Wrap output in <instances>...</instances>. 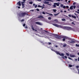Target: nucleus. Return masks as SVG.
<instances>
[{
  "label": "nucleus",
  "instance_id": "56",
  "mask_svg": "<svg viewBox=\"0 0 79 79\" xmlns=\"http://www.w3.org/2000/svg\"><path fill=\"white\" fill-rule=\"evenodd\" d=\"M68 2L69 3H71V1H68Z\"/></svg>",
  "mask_w": 79,
  "mask_h": 79
},
{
  "label": "nucleus",
  "instance_id": "7",
  "mask_svg": "<svg viewBox=\"0 0 79 79\" xmlns=\"http://www.w3.org/2000/svg\"><path fill=\"white\" fill-rule=\"evenodd\" d=\"M52 24L53 25V26H56V27H58L59 26L58 24H56L55 23H52Z\"/></svg>",
  "mask_w": 79,
  "mask_h": 79
},
{
  "label": "nucleus",
  "instance_id": "33",
  "mask_svg": "<svg viewBox=\"0 0 79 79\" xmlns=\"http://www.w3.org/2000/svg\"><path fill=\"white\" fill-rule=\"evenodd\" d=\"M36 10L38 11H40V10H39V9H36Z\"/></svg>",
  "mask_w": 79,
  "mask_h": 79
},
{
  "label": "nucleus",
  "instance_id": "34",
  "mask_svg": "<svg viewBox=\"0 0 79 79\" xmlns=\"http://www.w3.org/2000/svg\"><path fill=\"white\" fill-rule=\"evenodd\" d=\"M72 24H73V25H75V24L74 23V22H73L72 23Z\"/></svg>",
  "mask_w": 79,
  "mask_h": 79
},
{
  "label": "nucleus",
  "instance_id": "45",
  "mask_svg": "<svg viewBox=\"0 0 79 79\" xmlns=\"http://www.w3.org/2000/svg\"><path fill=\"white\" fill-rule=\"evenodd\" d=\"M73 8L74 9H75L76 8V6H73Z\"/></svg>",
  "mask_w": 79,
  "mask_h": 79
},
{
  "label": "nucleus",
  "instance_id": "10",
  "mask_svg": "<svg viewBox=\"0 0 79 79\" xmlns=\"http://www.w3.org/2000/svg\"><path fill=\"white\" fill-rule=\"evenodd\" d=\"M44 3L45 4H47V5H50V4H49V2H48L45 1V2H44Z\"/></svg>",
  "mask_w": 79,
  "mask_h": 79
},
{
  "label": "nucleus",
  "instance_id": "63",
  "mask_svg": "<svg viewBox=\"0 0 79 79\" xmlns=\"http://www.w3.org/2000/svg\"><path fill=\"white\" fill-rule=\"evenodd\" d=\"M31 11H34V10H31Z\"/></svg>",
  "mask_w": 79,
  "mask_h": 79
},
{
  "label": "nucleus",
  "instance_id": "61",
  "mask_svg": "<svg viewBox=\"0 0 79 79\" xmlns=\"http://www.w3.org/2000/svg\"><path fill=\"white\" fill-rule=\"evenodd\" d=\"M78 61H79V57L78 58Z\"/></svg>",
  "mask_w": 79,
  "mask_h": 79
},
{
  "label": "nucleus",
  "instance_id": "8",
  "mask_svg": "<svg viewBox=\"0 0 79 79\" xmlns=\"http://www.w3.org/2000/svg\"><path fill=\"white\" fill-rule=\"evenodd\" d=\"M31 27L33 31H35V32H37V30L34 29V27H33V26L32 25L31 26Z\"/></svg>",
  "mask_w": 79,
  "mask_h": 79
},
{
  "label": "nucleus",
  "instance_id": "28",
  "mask_svg": "<svg viewBox=\"0 0 79 79\" xmlns=\"http://www.w3.org/2000/svg\"><path fill=\"white\" fill-rule=\"evenodd\" d=\"M38 7H39V8H41V7H42V6H40V5H38Z\"/></svg>",
  "mask_w": 79,
  "mask_h": 79
},
{
  "label": "nucleus",
  "instance_id": "35",
  "mask_svg": "<svg viewBox=\"0 0 79 79\" xmlns=\"http://www.w3.org/2000/svg\"><path fill=\"white\" fill-rule=\"evenodd\" d=\"M21 22H23V21H24V19H22L21 20Z\"/></svg>",
  "mask_w": 79,
  "mask_h": 79
},
{
  "label": "nucleus",
  "instance_id": "57",
  "mask_svg": "<svg viewBox=\"0 0 79 79\" xmlns=\"http://www.w3.org/2000/svg\"><path fill=\"white\" fill-rule=\"evenodd\" d=\"M26 0H23V2H25V1H26Z\"/></svg>",
  "mask_w": 79,
  "mask_h": 79
},
{
  "label": "nucleus",
  "instance_id": "16",
  "mask_svg": "<svg viewBox=\"0 0 79 79\" xmlns=\"http://www.w3.org/2000/svg\"><path fill=\"white\" fill-rule=\"evenodd\" d=\"M71 16H72V18H74V19H76V17L75 16H74L73 15H72Z\"/></svg>",
  "mask_w": 79,
  "mask_h": 79
},
{
  "label": "nucleus",
  "instance_id": "51",
  "mask_svg": "<svg viewBox=\"0 0 79 79\" xmlns=\"http://www.w3.org/2000/svg\"><path fill=\"white\" fill-rule=\"evenodd\" d=\"M44 31L45 32H46L47 33V32H48V31H46L44 30Z\"/></svg>",
  "mask_w": 79,
  "mask_h": 79
},
{
  "label": "nucleus",
  "instance_id": "40",
  "mask_svg": "<svg viewBox=\"0 0 79 79\" xmlns=\"http://www.w3.org/2000/svg\"><path fill=\"white\" fill-rule=\"evenodd\" d=\"M37 5H35V8H37Z\"/></svg>",
  "mask_w": 79,
  "mask_h": 79
},
{
  "label": "nucleus",
  "instance_id": "22",
  "mask_svg": "<svg viewBox=\"0 0 79 79\" xmlns=\"http://www.w3.org/2000/svg\"><path fill=\"white\" fill-rule=\"evenodd\" d=\"M63 39H62L63 41L64 42L65 41V40H66L65 39V38H63Z\"/></svg>",
  "mask_w": 79,
  "mask_h": 79
},
{
  "label": "nucleus",
  "instance_id": "9",
  "mask_svg": "<svg viewBox=\"0 0 79 79\" xmlns=\"http://www.w3.org/2000/svg\"><path fill=\"white\" fill-rule=\"evenodd\" d=\"M38 18H40V19H41V18H44V17L42 15H40L38 17Z\"/></svg>",
  "mask_w": 79,
  "mask_h": 79
},
{
  "label": "nucleus",
  "instance_id": "13",
  "mask_svg": "<svg viewBox=\"0 0 79 79\" xmlns=\"http://www.w3.org/2000/svg\"><path fill=\"white\" fill-rule=\"evenodd\" d=\"M70 43H71V44H74V43H75V41L73 40H71L70 42Z\"/></svg>",
  "mask_w": 79,
  "mask_h": 79
},
{
  "label": "nucleus",
  "instance_id": "5",
  "mask_svg": "<svg viewBox=\"0 0 79 79\" xmlns=\"http://www.w3.org/2000/svg\"><path fill=\"white\" fill-rule=\"evenodd\" d=\"M23 3H25V2H22V8H24V4Z\"/></svg>",
  "mask_w": 79,
  "mask_h": 79
},
{
  "label": "nucleus",
  "instance_id": "24",
  "mask_svg": "<svg viewBox=\"0 0 79 79\" xmlns=\"http://www.w3.org/2000/svg\"><path fill=\"white\" fill-rule=\"evenodd\" d=\"M60 6L61 8H63V4H61Z\"/></svg>",
  "mask_w": 79,
  "mask_h": 79
},
{
  "label": "nucleus",
  "instance_id": "44",
  "mask_svg": "<svg viewBox=\"0 0 79 79\" xmlns=\"http://www.w3.org/2000/svg\"><path fill=\"white\" fill-rule=\"evenodd\" d=\"M49 2H53V1L52 0H49Z\"/></svg>",
  "mask_w": 79,
  "mask_h": 79
},
{
  "label": "nucleus",
  "instance_id": "50",
  "mask_svg": "<svg viewBox=\"0 0 79 79\" xmlns=\"http://www.w3.org/2000/svg\"><path fill=\"white\" fill-rule=\"evenodd\" d=\"M75 12L76 13H78V14H79V12H77V11H76Z\"/></svg>",
  "mask_w": 79,
  "mask_h": 79
},
{
  "label": "nucleus",
  "instance_id": "1",
  "mask_svg": "<svg viewBox=\"0 0 79 79\" xmlns=\"http://www.w3.org/2000/svg\"><path fill=\"white\" fill-rule=\"evenodd\" d=\"M51 50H52V51L54 52H55L56 53L57 55H60V56H64V53H60V52L55 51V50H53L52 49H51Z\"/></svg>",
  "mask_w": 79,
  "mask_h": 79
},
{
  "label": "nucleus",
  "instance_id": "18",
  "mask_svg": "<svg viewBox=\"0 0 79 79\" xmlns=\"http://www.w3.org/2000/svg\"><path fill=\"white\" fill-rule=\"evenodd\" d=\"M70 10H73V6H71L70 7Z\"/></svg>",
  "mask_w": 79,
  "mask_h": 79
},
{
  "label": "nucleus",
  "instance_id": "17",
  "mask_svg": "<svg viewBox=\"0 0 79 79\" xmlns=\"http://www.w3.org/2000/svg\"><path fill=\"white\" fill-rule=\"evenodd\" d=\"M62 38H64V39H69V38L68 37H63Z\"/></svg>",
  "mask_w": 79,
  "mask_h": 79
},
{
  "label": "nucleus",
  "instance_id": "2",
  "mask_svg": "<svg viewBox=\"0 0 79 79\" xmlns=\"http://www.w3.org/2000/svg\"><path fill=\"white\" fill-rule=\"evenodd\" d=\"M64 29H66L67 30H73V28H72L71 27H64Z\"/></svg>",
  "mask_w": 79,
  "mask_h": 79
},
{
  "label": "nucleus",
  "instance_id": "53",
  "mask_svg": "<svg viewBox=\"0 0 79 79\" xmlns=\"http://www.w3.org/2000/svg\"><path fill=\"white\" fill-rule=\"evenodd\" d=\"M64 57L65 58H67V56H65Z\"/></svg>",
  "mask_w": 79,
  "mask_h": 79
},
{
  "label": "nucleus",
  "instance_id": "52",
  "mask_svg": "<svg viewBox=\"0 0 79 79\" xmlns=\"http://www.w3.org/2000/svg\"><path fill=\"white\" fill-rule=\"evenodd\" d=\"M20 8L21 7H20V6H18V8H19V9H20Z\"/></svg>",
  "mask_w": 79,
  "mask_h": 79
},
{
  "label": "nucleus",
  "instance_id": "27",
  "mask_svg": "<svg viewBox=\"0 0 79 79\" xmlns=\"http://www.w3.org/2000/svg\"><path fill=\"white\" fill-rule=\"evenodd\" d=\"M76 68H79V66L78 65H77L76 66Z\"/></svg>",
  "mask_w": 79,
  "mask_h": 79
},
{
  "label": "nucleus",
  "instance_id": "25",
  "mask_svg": "<svg viewBox=\"0 0 79 79\" xmlns=\"http://www.w3.org/2000/svg\"><path fill=\"white\" fill-rule=\"evenodd\" d=\"M62 21H66V19H62Z\"/></svg>",
  "mask_w": 79,
  "mask_h": 79
},
{
  "label": "nucleus",
  "instance_id": "59",
  "mask_svg": "<svg viewBox=\"0 0 79 79\" xmlns=\"http://www.w3.org/2000/svg\"><path fill=\"white\" fill-rule=\"evenodd\" d=\"M75 61H77V59H75Z\"/></svg>",
  "mask_w": 79,
  "mask_h": 79
},
{
  "label": "nucleus",
  "instance_id": "31",
  "mask_svg": "<svg viewBox=\"0 0 79 79\" xmlns=\"http://www.w3.org/2000/svg\"><path fill=\"white\" fill-rule=\"evenodd\" d=\"M48 19H49V20H51V17H49L48 18Z\"/></svg>",
  "mask_w": 79,
  "mask_h": 79
},
{
  "label": "nucleus",
  "instance_id": "19",
  "mask_svg": "<svg viewBox=\"0 0 79 79\" xmlns=\"http://www.w3.org/2000/svg\"><path fill=\"white\" fill-rule=\"evenodd\" d=\"M53 6L54 7H56V4H55V3H54Z\"/></svg>",
  "mask_w": 79,
  "mask_h": 79
},
{
  "label": "nucleus",
  "instance_id": "48",
  "mask_svg": "<svg viewBox=\"0 0 79 79\" xmlns=\"http://www.w3.org/2000/svg\"><path fill=\"white\" fill-rule=\"evenodd\" d=\"M38 2H41V0H37Z\"/></svg>",
  "mask_w": 79,
  "mask_h": 79
},
{
  "label": "nucleus",
  "instance_id": "54",
  "mask_svg": "<svg viewBox=\"0 0 79 79\" xmlns=\"http://www.w3.org/2000/svg\"><path fill=\"white\" fill-rule=\"evenodd\" d=\"M56 1H57L58 2H60V0H56Z\"/></svg>",
  "mask_w": 79,
  "mask_h": 79
},
{
  "label": "nucleus",
  "instance_id": "39",
  "mask_svg": "<svg viewBox=\"0 0 79 79\" xmlns=\"http://www.w3.org/2000/svg\"><path fill=\"white\" fill-rule=\"evenodd\" d=\"M68 16L69 17H71V15L70 14H69L68 15Z\"/></svg>",
  "mask_w": 79,
  "mask_h": 79
},
{
  "label": "nucleus",
  "instance_id": "29",
  "mask_svg": "<svg viewBox=\"0 0 79 79\" xmlns=\"http://www.w3.org/2000/svg\"><path fill=\"white\" fill-rule=\"evenodd\" d=\"M66 44H64L63 45V47H66Z\"/></svg>",
  "mask_w": 79,
  "mask_h": 79
},
{
  "label": "nucleus",
  "instance_id": "26",
  "mask_svg": "<svg viewBox=\"0 0 79 79\" xmlns=\"http://www.w3.org/2000/svg\"><path fill=\"white\" fill-rule=\"evenodd\" d=\"M54 21H56V22H58V20H57V19H55L54 20Z\"/></svg>",
  "mask_w": 79,
  "mask_h": 79
},
{
  "label": "nucleus",
  "instance_id": "30",
  "mask_svg": "<svg viewBox=\"0 0 79 79\" xmlns=\"http://www.w3.org/2000/svg\"><path fill=\"white\" fill-rule=\"evenodd\" d=\"M76 47H79V44H76Z\"/></svg>",
  "mask_w": 79,
  "mask_h": 79
},
{
  "label": "nucleus",
  "instance_id": "41",
  "mask_svg": "<svg viewBox=\"0 0 79 79\" xmlns=\"http://www.w3.org/2000/svg\"><path fill=\"white\" fill-rule=\"evenodd\" d=\"M48 44H49V45H51V44H52V43L50 42L48 43Z\"/></svg>",
  "mask_w": 79,
  "mask_h": 79
},
{
  "label": "nucleus",
  "instance_id": "21",
  "mask_svg": "<svg viewBox=\"0 0 79 79\" xmlns=\"http://www.w3.org/2000/svg\"><path fill=\"white\" fill-rule=\"evenodd\" d=\"M53 11L55 13H56V9L53 10Z\"/></svg>",
  "mask_w": 79,
  "mask_h": 79
},
{
  "label": "nucleus",
  "instance_id": "15",
  "mask_svg": "<svg viewBox=\"0 0 79 79\" xmlns=\"http://www.w3.org/2000/svg\"><path fill=\"white\" fill-rule=\"evenodd\" d=\"M55 3L56 5V6H60V4H59V3Z\"/></svg>",
  "mask_w": 79,
  "mask_h": 79
},
{
  "label": "nucleus",
  "instance_id": "32",
  "mask_svg": "<svg viewBox=\"0 0 79 79\" xmlns=\"http://www.w3.org/2000/svg\"><path fill=\"white\" fill-rule=\"evenodd\" d=\"M47 14H48L49 15H52V16H53V14H49L48 13H47Z\"/></svg>",
  "mask_w": 79,
  "mask_h": 79
},
{
  "label": "nucleus",
  "instance_id": "43",
  "mask_svg": "<svg viewBox=\"0 0 79 79\" xmlns=\"http://www.w3.org/2000/svg\"><path fill=\"white\" fill-rule=\"evenodd\" d=\"M58 15V14H55L54 15V16H57Z\"/></svg>",
  "mask_w": 79,
  "mask_h": 79
},
{
  "label": "nucleus",
  "instance_id": "6",
  "mask_svg": "<svg viewBox=\"0 0 79 79\" xmlns=\"http://www.w3.org/2000/svg\"><path fill=\"white\" fill-rule=\"evenodd\" d=\"M17 5H18L19 6H21V1H19L17 4Z\"/></svg>",
  "mask_w": 79,
  "mask_h": 79
},
{
  "label": "nucleus",
  "instance_id": "55",
  "mask_svg": "<svg viewBox=\"0 0 79 79\" xmlns=\"http://www.w3.org/2000/svg\"><path fill=\"white\" fill-rule=\"evenodd\" d=\"M41 7H41V8H42V9H43V8H44V6H41Z\"/></svg>",
  "mask_w": 79,
  "mask_h": 79
},
{
  "label": "nucleus",
  "instance_id": "20",
  "mask_svg": "<svg viewBox=\"0 0 79 79\" xmlns=\"http://www.w3.org/2000/svg\"><path fill=\"white\" fill-rule=\"evenodd\" d=\"M66 55L67 56H69V54L68 53H66Z\"/></svg>",
  "mask_w": 79,
  "mask_h": 79
},
{
  "label": "nucleus",
  "instance_id": "49",
  "mask_svg": "<svg viewBox=\"0 0 79 79\" xmlns=\"http://www.w3.org/2000/svg\"><path fill=\"white\" fill-rule=\"evenodd\" d=\"M30 4H32V2H30Z\"/></svg>",
  "mask_w": 79,
  "mask_h": 79
},
{
  "label": "nucleus",
  "instance_id": "12",
  "mask_svg": "<svg viewBox=\"0 0 79 79\" xmlns=\"http://www.w3.org/2000/svg\"><path fill=\"white\" fill-rule=\"evenodd\" d=\"M58 27H60L61 28H62V29H64V27H63L61 25H58Z\"/></svg>",
  "mask_w": 79,
  "mask_h": 79
},
{
  "label": "nucleus",
  "instance_id": "42",
  "mask_svg": "<svg viewBox=\"0 0 79 79\" xmlns=\"http://www.w3.org/2000/svg\"><path fill=\"white\" fill-rule=\"evenodd\" d=\"M63 8H66V6H63Z\"/></svg>",
  "mask_w": 79,
  "mask_h": 79
},
{
  "label": "nucleus",
  "instance_id": "36",
  "mask_svg": "<svg viewBox=\"0 0 79 79\" xmlns=\"http://www.w3.org/2000/svg\"><path fill=\"white\" fill-rule=\"evenodd\" d=\"M25 26H26V24L25 23L23 24V27H25Z\"/></svg>",
  "mask_w": 79,
  "mask_h": 79
},
{
  "label": "nucleus",
  "instance_id": "62",
  "mask_svg": "<svg viewBox=\"0 0 79 79\" xmlns=\"http://www.w3.org/2000/svg\"><path fill=\"white\" fill-rule=\"evenodd\" d=\"M64 12L65 13H66V10H64Z\"/></svg>",
  "mask_w": 79,
  "mask_h": 79
},
{
  "label": "nucleus",
  "instance_id": "3",
  "mask_svg": "<svg viewBox=\"0 0 79 79\" xmlns=\"http://www.w3.org/2000/svg\"><path fill=\"white\" fill-rule=\"evenodd\" d=\"M26 15H28V14H27L26 12H25L24 13H21L20 14V15L23 17L24 16H25Z\"/></svg>",
  "mask_w": 79,
  "mask_h": 79
},
{
  "label": "nucleus",
  "instance_id": "37",
  "mask_svg": "<svg viewBox=\"0 0 79 79\" xmlns=\"http://www.w3.org/2000/svg\"><path fill=\"white\" fill-rule=\"evenodd\" d=\"M42 14H43V15H45V12H43Z\"/></svg>",
  "mask_w": 79,
  "mask_h": 79
},
{
  "label": "nucleus",
  "instance_id": "14",
  "mask_svg": "<svg viewBox=\"0 0 79 79\" xmlns=\"http://www.w3.org/2000/svg\"><path fill=\"white\" fill-rule=\"evenodd\" d=\"M35 23H36V24H39V25H40L41 24V23H40V22H35Z\"/></svg>",
  "mask_w": 79,
  "mask_h": 79
},
{
  "label": "nucleus",
  "instance_id": "64",
  "mask_svg": "<svg viewBox=\"0 0 79 79\" xmlns=\"http://www.w3.org/2000/svg\"><path fill=\"white\" fill-rule=\"evenodd\" d=\"M77 11H79V9H77Z\"/></svg>",
  "mask_w": 79,
  "mask_h": 79
},
{
  "label": "nucleus",
  "instance_id": "46",
  "mask_svg": "<svg viewBox=\"0 0 79 79\" xmlns=\"http://www.w3.org/2000/svg\"><path fill=\"white\" fill-rule=\"evenodd\" d=\"M68 58L69 59V60H72V59L70 57H68Z\"/></svg>",
  "mask_w": 79,
  "mask_h": 79
},
{
  "label": "nucleus",
  "instance_id": "38",
  "mask_svg": "<svg viewBox=\"0 0 79 79\" xmlns=\"http://www.w3.org/2000/svg\"><path fill=\"white\" fill-rule=\"evenodd\" d=\"M66 8L68 9V8H69V6H66Z\"/></svg>",
  "mask_w": 79,
  "mask_h": 79
},
{
  "label": "nucleus",
  "instance_id": "47",
  "mask_svg": "<svg viewBox=\"0 0 79 79\" xmlns=\"http://www.w3.org/2000/svg\"><path fill=\"white\" fill-rule=\"evenodd\" d=\"M73 5H76V2H74L73 3Z\"/></svg>",
  "mask_w": 79,
  "mask_h": 79
},
{
  "label": "nucleus",
  "instance_id": "4",
  "mask_svg": "<svg viewBox=\"0 0 79 79\" xmlns=\"http://www.w3.org/2000/svg\"><path fill=\"white\" fill-rule=\"evenodd\" d=\"M54 36H55V37H56V39H60L61 38V36L59 35H54Z\"/></svg>",
  "mask_w": 79,
  "mask_h": 79
},
{
  "label": "nucleus",
  "instance_id": "11",
  "mask_svg": "<svg viewBox=\"0 0 79 79\" xmlns=\"http://www.w3.org/2000/svg\"><path fill=\"white\" fill-rule=\"evenodd\" d=\"M70 57H72V58H74V57H75V55H73L70 54Z\"/></svg>",
  "mask_w": 79,
  "mask_h": 79
},
{
  "label": "nucleus",
  "instance_id": "58",
  "mask_svg": "<svg viewBox=\"0 0 79 79\" xmlns=\"http://www.w3.org/2000/svg\"><path fill=\"white\" fill-rule=\"evenodd\" d=\"M25 28H26L27 29V26H26L25 27Z\"/></svg>",
  "mask_w": 79,
  "mask_h": 79
},
{
  "label": "nucleus",
  "instance_id": "60",
  "mask_svg": "<svg viewBox=\"0 0 79 79\" xmlns=\"http://www.w3.org/2000/svg\"><path fill=\"white\" fill-rule=\"evenodd\" d=\"M43 6H45V5H44V4H43Z\"/></svg>",
  "mask_w": 79,
  "mask_h": 79
},
{
  "label": "nucleus",
  "instance_id": "23",
  "mask_svg": "<svg viewBox=\"0 0 79 79\" xmlns=\"http://www.w3.org/2000/svg\"><path fill=\"white\" fill-rule=\"evenodd\" d=\"M69 67H70V68H71V67H72V66H73V65H72L69 64Z\"/></svg>",
  "mask_w": 79,
  "mask_h": 79
}]
</instances>
